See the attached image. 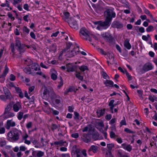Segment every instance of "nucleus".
Listing matches in <instances>:
<instances>
[{
  "label": "nucleus",
  "instance_id": "50",
  "mask_svg": "<svg viewBox=\"0 0 157 157\" xmlns=\"http://www.w3.org/2000/svg\"><path fill=\"white\" fill-rule=\"evenodd\" d=\"M68 110L69 112L72 113L74 112V107L73 105H72L71 106H69L68 107Z\"/></svg>",
  "mask_w": 157,
  "mask_h": 157
},
{
  "label": "nucleus",
  "instance_id": "23",
  "mask_svg": "<svg viewBox=\"0 0 157 157\" xmlns=\"http://www.w3.org/2000/svg\"><path fill=\"white\" fill-rule=\"evenodd\" d=\"M55 99H54L53 101H55L54 103L56 105H59V104L60 103L61 98L59 95Z\"/></svg>",
  "mask_w": 157,
  "mask_h": 157
},
{
  "label": "nucleus",
  "instance_id": "55",
  "mask_svg": "<svg viewBox=\"0 0 157 157\" xmlns=\"http://www.w3.org/2000/svg\"><path fill=\"white\" fill-rule=\"evenodd\" d=\"M98 52L102 55H106V53L105 52L103 49L101 48H99L98 49Z\"/></svg>",
  "mask_w": 157,
  "mask_h": 157
},
{
  "label": "nucleus",
  "instance_id": "3",
  "mask_svg": "<svg viewBox=\"0 0 157 157\" xmlns=\"http://www.w3.org/2000/svg\"><path fill=\"white\" fill-rule=\"evenodd\" d=\"M21 132V131L18 130L16 128H14L8 132V140L10 141L17 140L19 139L20 133Z\"/></svg>",
  "mask_w": 157,
  "mask_h": 157
},
{
  "label": "nucleus",
  "instance_id": "30",
  "mask_svg": "<svg viewBox=\"0 0 157 157\" xmlns=\"http://www.w3.org/2000/svg\"><path fill=\"white\" fill-rule=\"evenodd\" d=\"M9 6H10V2L7 0H6L4 3H2L0 5V6L2 7H9Z\"/></svg>",
  "mask_w": 157,
  "mask_h": 157
},
{
  "label": "nucleus",
  "instance_id": "43",
  "mask_svg": "<svg viewBox=\"0 0 157 157\" xmlns=\"http://www.w3.org/2000/svg\"><path fill=\"white\" fill-rule=\"evenodd\" d=\"M74 119L75 120H78V117L79 116V113L77 112H74Z\"/></svg>",
  "mask_w": 157,
  "mask_h": 157
},
{
  "label": "nucleus",
  "instance_id": "29",
  "mask_svg": "<svg viewBox=\"0 0 157 157\" xmlns=\"http://www.w3.org/2000/svg\"><path fill=\"white\" fill-rule=\"evenodd\" d=\"M104 83L105 85L109 84L110 85V86L111 87L113 86L114 82L112 80H107L106 81H105L104 82ZM106 86H107V85H106Z\"/></svg>",
  "mask_w": 157,
  "mask_h": 157
},
{
  "label": "nucleus",
  "instance_id": "16",
  "mask_svg": "<svg viewBox=\"0 0 157 157\" xmlns=\"http://www.w3.org/2000/svg\"><path fill=\"white\" fill-rule=\"evenodd\" d=\"M117 155L118 157H129L128 155H126L124 151L121 149L118 150Z\"/></svg>",
  "mask_w": 157,
  "mask_h": 157
},
{
  "label": "nucleus",
  "instance_id": "7",
  "mask_svg": "<svg viewBox=\"0 0 157 157\" xmlns=\"http://www.w3.org/2000/svg\"><path fill=\"white\" fill-rule=\"evenodd\" d=\"M153 67L151 63L147 62L144 64L142 67V70L145 72L152 70Z\"/></svg>",
  "mask_w": 157,
  "mask_h": 157
},
{
  "label": "nucleus",
  "instance_id": "24",
  "mask_svg": "<svg viewBox=\"0 0 157 157\" xmlns=\"http://www.w3.org/2000/svg\"><path fill=\"white\" fill-rule=\"evenodd\" d=\"M65 143H66L65 141H64L63 140H61L58 141H55L54 143V144L56 145H59L60 146H62L64 145Z\"/></svg>",
  "mask_w": 157,
  "mask_h": 157
},
{
  "label": "nucleus",
  "instance_id": "44",
  "mask_svg": "<svg viewBox=\"0 0 157 157\" xmlns=\"http://www.w3.org/2000/svg\"><path fill=\"white\" fill-rule=\"evenodd\" d=\"M72 45V43L71 42H66V49L67 50L69 49Z\"/></svg>",
  "mask_w": 157,
  "mask_h": 157
},
{
  "label": "nucleus",
  "instance_id": "12",
  "mask_svg": "<svg viewBox=\"0 0 157 157\" xmlns=\"http://www.w3.org/2000/svg\"><path fill=\"white\" fill-rule=\"evenodd\" d=\"M70 26L72 28L77 30L78 29V25L76 20L70 22L68 23Z\"/></svg>",
  "mask_w": 157,
  "mask_h": 157
},
{
  "label": "nucleus",
  "instance_id": "63",
  "mask_svg": "<svg viewBox=\"0 0 157 157\" xmlns=\"http://www.w3.org/2000/svg\"><path fill=\"white\" fill-rule=\"evenodd\" d=\"M120 124H121V126H122V125H126L127 124V123H126V121H125V119L124 118V119H123V120H122L121 122H120Z\"/></svg>",
  "mask_w": 157,
  "mask_h": 157
},
{
  "label": "nucleus",
  "instance_id": "54",
  "mask_svg": "<svg viewBox=\"0 0 157 157\" xmlns=\"http://www.w3.org/2000/svg\"><path fill=\"white\" fill-rule=\"evenodd\" d=\"M110 136L111 138H115L117 136L115 133L113 131H111L110 133Z\"/></svg>",
  "mask_w": 157,
  "mask_h": 157
},
{
  "label": "nucleus",
  "instance_id": "39",
  "mask_svg": "<svg viewBox=\"0 0 157 157\" xmlns=\"http://www.w3.org/2000/svg\"><path fill=\"white\" fill-rule=\"evenodd\" d=\"M23 113L22 112H20L17 113V117L18 119L20 120H21L23 117Z\"/></svg>",
  "mask_w": 157,
  "mask_h": 157
},
{
  "label": "nucleus",
  "instance_id": "40",
  "mask_svg": "<svg viewBox=\"0 0 157 157\" xmlns=\"http://www.w3.org/2000/svg\"><path fill=\"white\" fill-rule=\"evenodd\" d=\"M8 117H6V115L4 114L0 116V121L3 122L4 121L6 120Z\"/></svg>",
  "mask_w": 157,
  "mask_h": 157
},
{
  "label": "nucleus",
  "instance_id": "10",
  "mask_svg": "<svg viewBox=\"0 0 157 157\" xmlns=\"http://www.w3.org/2000/svg\"><path fill=\"white\" fill-rule=\"evenodd\" d=\"M30 67L32 73L34 71H40V68L39 65L36 63H33Z\"/></svg>",
  "mask_w": 157,
  "mask_h": 157
},
{
  "label": "nucleus",
  "instance_id": "5",
  "mask_svg": "<svg viewBox=\"0 0 157 157\" xmlns=\"http://www.w3.org/2000/svg\"><path fill=\"white\" fill-rule=\"evenodd\" d=\"M79 34L84 36V38L86 40L90 41H91V39L90 36V32L85 27L82 28L80 30Z\"/></svg>",
  "mask_w": 157,
  "mask_h": 157
},
{
  "label": "nucleus",
  "instance_id": "42",
  "mask_svg": "<svg viewBox=\"0 0 157 157\" xmlns=\"http://www.w3.org/2000/svg\"><path fill=\"white\" fill-rule=\"evenodd\" d=\"M132 150V146L130 144H128L125 147V150L128 152H130Z\"/></svg>",
  "mask_w": 157,
  "mask_h": 157
},
{
  "label": "nucleus",
  "instance_id": "15",
  "mask_svg": "<svg viewBox=\"0 0 157 157\" xmlns=\"http://www.w3.org/2000/svg\"><path fill=\"white\" fill-rule=\"evenodd\" d=\"M16 125V123L15 122L12 121V120H8L7 121L6 125V128L7 129H9L10 127H13Z\"/></svg>",
  "mask_w": 157,
  "mask_h": 157
},
{
  "label": "nucleus",
  "instance_id": "21",
  "mask_svg": "<svg viewBox=\"0 0 157 157\" xmlns=\"http://www.w3.org/2000/svg\"><path fill=\"white\" fill-rule=\"evenodd\" d=\"M144 13L147 14L148 15L150 16L151 19L157 23V20L154 18L152 15L150 11L147 9H145L144 10Z\"/></svg>",
  "mask_w": 157,
  "mask_h": 157
},
{
  "label": "nucleus",
  "instance_id": "48",
  "mask_svg": "<svg viewBox=\"0 0 157 157\" xmlns=\"http://www.w3.org/2000/svg\"><path fill=\"white\" fill-rule=\"evenodd\" d=\"M32 122L31 121H30L26 124V127L27 129H29L32 128Z\"/></svg>",
  "mask_w": 157,
  "mask_h": 157
},
{
  "label": "nucleus",
  "instance_id": "52",
  "mask_svg": "<svg viewBox=\"0 0 157 157\" xmlns=\"http://www.w3.org/2000/svg\"><path fill=\"white\" fill-rule=\"evenodd\" d=\"M124 131L125 132L129 133H135V132L132 131L127 128H125Z\"/></svg>",
  "mask_w": 157,
  "mask_h": 157
},
{
  "label": "nucleus",
  "instance_id": "41",
  "mask_svg": "<svg viewBox=\"0 0 157 157\" xmlns=\"http://www.w3.org/2000/svg\"><path fill=\"white\" fill-rule=\"evenodd\" d=\"M23 30L24 32L25 33L27 34H28L29 33L30 30L27 26H24L23 27Z\"/></svg>",
  "mask_w": 157,
  "mask_h": 157
},
{
  "label": "nucleus",
  "instance_id": "38",
  "mask_svg": "<svg viewBox=\"0 0 157 157\" xmlns=\"http://www.w3.org/2000/svg\"><path fill=\"white\" fill-rule=\"evenodd\" d=\"M43 94L44 96H46V97H48L49 96L50 92L49 90L45 88Z\"/></svg>",
  "mask_w": 157,
  "mask_h": 157
},
{
  "label": "nucleus",
  "instance_id": "22",
  "mask_svg": "<svg viewBox=\"0 0 157 157\" xmlns=\"http://www.w3.org/2000/svg\"><path fill=\"white\" fill-rule=\"evenodd\" d=\"M23 71L27 75L33 74V73L31 71V68L29 67H25Z\"/></svg>",
  "mask_w": 157,
  "mask_h": 157
},
{
  "label": "nucleus",
  "instance_id": "11",
  "mask_svg": "<svg viewBox=\"0 0 157 157\" xmlns=\"http://www.w3.org/2000/svg\"><path fill=\"white\" fill-rule=\"evenodd\" d=\"M82 140L85 143H88L90 141V138L89 134L84 133L82 137Z\"/></svg>",
  "mask_w": 157,
  "mask_h": 157
},
{
  "label": "nucleus",
  "instance_id": "4",
  "mask_svg": "<svg viewBox=\"0 0 157 157\" xmlns=\"http://www.w3.org/2000/svg\"><path fill=\"white\" fill-rule=\"evenodd\" d=\"M102 37L106 41L111 44H114L115 43V40L113 36L109 32H103L101 33Z\"/></svg>",
  "mask_w": 157,
  "mask_h": 157
},
{
  "label": "nucleus",
  "instance_id": "35",
  "mask_svg": "<svg viewBox=\"0 0 157 157\" xmlns=\"http://www.w3.org/2000/svg\"><path fill=\"white\" fill-rule=\"evenodd\" d=\"M15 115L13 113L9 112L6 113V117L9 118L13 117Z\"/></svg>",
  "mask_w": 157,
  "mask_h": 157
},
{
  "label": "nucleus",
  "instance_id": "36",
  "mask_svg": "<svg viewBox=\"0 0 157 157\" xmlns=\"http://www.w3.org/2000/svg\"><path fill=\"white\" fill-rule=\"evenodd\" d=\"M107 147L109 150L110 151V153L111 154V151L112 148L114 147V145L113 144H107Z\"/></svg>",
  "mask_w": 157,
  "mask_h": 157
},
{
  "label": "nucleus",
  "instance_id": "47",
  "mask_svg": "<svg viewBox=\"0 0 157 157\" xmlns=\"http://www.w3.org/2000/svg\"><path fill=\"white\" fill-rule=\"evenodd\" d=\"M136 27L137 28H139V31L141 33H143L145 32V29L144 28L142 27H139L138 26H137Z\"/></svg>",
  "mask_w": 157,
  "mask_h": 157
},
{
  "label": "nucleus",
  "instance_id": "45",
  "mask_svg": "<svg viewBox=\"0 0 157 157\" xmlns=\"http://www.w3.org/2000/svg\"><path fill=\"white\" fill-rule=\"evenodd\" d=\"M37 157H42L44 155V152L41 151H38Z\"/></svg>",
  "mask_w": 157,
  "mask_h": 157
},
{
  "label": "nucleus",
  "instance_id": "33",
  "mask_svg": "<svg viewBox=\"0 0 157 157\" xmlns=\"http://www.w3.org/2000/svg\"><path fill=\"white\" fill-rule=\"evenodd\" d=\"M154 30V27L152 25H149L146 29L147 32L149 33Z\"/></svg>",
  "mask_w": 157,
  "mask_h": 157
},
{
  "label": "nucleus",
  "instance_id": "20",
  "mask_svg": "<svg viewBox=\"0 0 157 157\" xmlns=\"http://www.w3.org/2000/svg\"><path fill=\"white\" fill-rule=\"evenodd\" d=\"M98 151V147L95 145H92L91 146L88 150L89 152L92 151L94 153H96Z\"/></svg>",
  "mask_w": 157,
  "mask_h": 157
},
{
  "label": "nucleus",
  "instance_id": "28",
  "mask_svg": "<svg viewBox=\"0 0 157 157\" xmlns=\"http://www.w3.org/2000/svg\"><path fill=\"white\" fill-rule=\"evenodd\" d=\"M58 96L59 95L56 94L53 91L50 93L49 96L50 97L52 101H53L54 99H55L57 97V96Z\"/></svg>",
  "mask_w": 157,
  "mask_h": 157
},
{
  "label": "nucleus",
  "instance_id": "46",
  "mask_svg": "<svg viewBox=\"0 0 157 157\" xmlns=\"http://www.w3.org/2000/svg\"><path fill=\"white\" fill-rule=\"evenodd\" d=\"M125 74H126L128 80H131L132 79V77L129 75V73L126 70H125Z\"/></svg>",
  "mask_w": 157,
  "mask_h": 157
},
{
  "label": "nucleus",
  "instance_id": "58",
  "mask_svg": "<svg viewBox=\"0 0 157 157\" xmlns=\"http://www.w3.org/2000/svg\"><path fill=\"white\" fill-rule=\"evenodd\" d=\"M112 117V115L111 114H108L105 116V119L107 121L110 120Z\"/></svg>",
  "mask_w": 157,
  "mask_h": 157
},
{
  "label": "nucleus",
  "instance_id": "61",
  "mask_svg": "<svg viewBox=\"0 0 157 157\" xmlns=\"http://www.w3.org/2000/svg\"><path fill=\"white\" fill-rule=\"evenodd\" d=\"M10 79L11 81H14L16 79V76L14 75L11 74L10 75Z\"/></svg>",
  "mask_w": 157,
  "mask_h": 157
},
{
  "label": "nucleus",
  "instance_id": "13",
  "mask_svg": "<svg viewBox=\"0 0 157 157\" xmlns=\"http://www.w3.org/2000/svg\"><path fill=\"white\" fill-rule=\"evenodd\" d=\"M3 90L5 95L6 96L7 98L10 100L12 96L9 89L6 87H3Z\"/></svg>",
  "mask_w": 157,
  "mask_h": 157
},
{
  "label": "nucleus",
  "instance_id": "31",
  "mask_svg": "<svg viewBox=\"0 0 157 157\" xmlns=\"http://www.w3.org/2000/svg\"><path fill=\"white\" fill-rule=\"evenodd\" d=\"M95 21L94 22V24H95V25H98V26H97V29L99 30H101L102 29L101 28V27H105V26H102V25H100V24H99V23H98V22H99V21Z\"/></svg>",
  "mask_w": 157,
  "mask_h": 157
},
{
  "label": "nucleus",
  "instance_id": "27",
  "mask_svg": "<svg viewBox=\"0 0 157 157\" xmlns=\"http://www.w3.org/2000/svg\"><path fill=\"white\" fill-rule=\"evenodd\" d=\"M9 71V69L7 66V65H6L5 67V69L3 73L1 75L2 77H5L6 75L8 73Z\"/></svg>",
  "mask_w": 157,
  "mask_h": 157
},
{
  "label": "nucleus",
  "instance_id": "26",
  "mask_svg": "<svg viewBox=\"0 0 157 157\" xmlns=\"http://www.w3.org/2000/svg\"><path fill=\"white\" fill-rule=\"evenodd\" d=\"M79 69L82 72H84L86 70L89 71V69L88 67L84 65H83L79 67Z\"/></svg>",
  "mask_w": 157,
  "mask_h": 157
},
{
  "label": "nucleus",
  "instance_id": "56",
  "mask_svg": "<svg viewBox=\"0 0 157 157\" xmlns=\"http://www.w3.org/2000/svg\"><path fill=\"white\" fill-rule=\"evenodd\" d=\"M114 102L115 100L114 99H112L109 102V103H110L114 108L116 105H117L116 103H114Z\"/></svg>",
  "mask_w": 157,
  "mask_h": 157
},
{
  "label": "nucleus",
  "instance_id": "60",
  "mask_svg": "<svg viewBox=\"0 0 157 157\" xmlns=\"http://www.w3.org/2000/svg\"><path fill=\"white\" fill-rule=\"evenodd\" d=\"M31 60L29 59H25V62L26 64H27L28 66H30L31 64Z\"/></svg>",
  "mask_w": 157,
  "mask_h": 157
},
{
  "label": "nucleus",
  "instance_id": "59",
  "mask_svg": "<svg viewBox=\"0 0 157 157\" xmlns=\"http://www.w3.org/2000/svg\"><path fill=\"white\" fill-rule=\"evenodd\" d=\"M51 109L54 115H56L59 114V112L58 111L54 110L52 108H51Z\"/></svg>",
  "mask_w": 157,
  "mask_h": 157
},
{
  "label": "nucleus",
  "instance_id": "37",
  "mask_svg": "<svg viewBox=\"0 0 157 157\" xmlns=\"http://www.w3.org/2000/svg\"><path fill=\"white\" fill-rule=\"evenodd\" d=\"M30 151H32V155L34 157H37V154L38 151H35L34 149L32 148L30 149Z\"/></svg>",
  "mask_w": 157,
  "mask_h": 157
},
{
  "label": "nucleus",
  "instance_id": "53",
  "mask_svg": "<svg viewBox=\"0 0 157 157\" xmlns=\"http://www.w3.org/2000/svg\"><path fill=\"white\" fill-rule=\"evenodd\" d=\"M60 81L59 82L58 88H59L61 87L63 85V80L61 77H60Z\"/></svg>",
  "mask_w": 157,
  "mask_h": 157
},
{
  "label": "nucleus",
  "instance_id": "18",
  "mask_svg": "<svg viewBox=\"0 0 157 157\" xmlns=\"http://www.w3.org/2000/svg\"><path fill=\"white\" fill-rule=\"evenodd\" d=\"M54 71L55 73H52L51 75V77L52 79L55 81L57 79V75L56 74V73H57V72L54 69H51V71Z\"/></svg>",
  "mask_w": 157,
  "mask_h": 157
},
{
  "label": "nucleus",
  "instance_id": "17",
  "mask_svg": "<svg viewBox=\"0 0 157 157\" xmlns=\"http://www.w3.org/2000/svg\"><path fill=\"white\" fill-rule=\"evenodd\" d=\"M130 40L128 39H126L124 42V46L128 50L130 49L131 48V45L129 42Z\"/></svg>",
  "mask_w": 157,
  "mask_h": 157
},
{
  "label": "nucleus",
  "instance_id": "34",
  "mask_svg": "<svg viewBox=\"0 0 157 157\" xmlns=\"http://www.w3.org/2000/svg\"><path fill=\"white\" fill-rule=\"evenodd\" d=\"M75 76L77 78L81 81H82L83 79V76L81 75L80 73L79 72H78L76 74Z\"/></svg>",
  "mask_w": 157,
  "mask_h": 157
},
{
  "label": "nucleus",
  "instance_id": "51",
  "mask_svg": "<svg viewBox=\"0 0 157 157\" xmlns=\"http://www.w3.org/2000/svg\"><path fill=\"white\" fill-rule=\"evenodd\" d=\"M102 75L104 79H106L109 78V76L105 71H102Z\"/></svg>",
  "mask_w": 157,
  "mask_h": 157
},
{
  "label": "nucleus",
  "instance_id": "57",
  "mask_svg": "<svg viewBox=\"0 0 157 157\" xmlns=\"http://www.w3.org/2000/svg\"><path fill=\"white\" fill-rule=\"evenodd\" d=\"M0 99L4 101H6V99L9 98H7L6 96L4 95H0Z\"/></svg>",
  "mask_w": 157,
  "mask_h": 157
},
{
  "label": "nucleus",
  "instance_id": "2",
  "mask_svg": "<svg viewBox=\"0 0 157 157\" xmlns=\"http://www.w3.org/2000/svg\"><path fill=\"white\" fill-rule=\"evenodd\" d=\"M15 46L17 50L19 52L20 54H22L26 51L27 47L29 49L31 48V45H26L21 43L19 38L17 37L15 41Z\"/></svg>",
  "mask_w": 157,
  "mask_h": 157
},
{
  "label": "nucleus",
  "instance_id": "32",
  "mask_svg": "<svg viewBox=\"0 0 157 157\" xmlns=\"http://www.w3.org/2000/svg\"><path fill=\"white\" fill-rule=\"evenodd\" d=\"M89 128L87 126H86L82 130V131L83 132H86L87 131H90L91 130L92 127L91 125H88Z\"/></svg>",
  "mask_w": 157,
  "mask_h": 157
},
{
  "label": "nucleus",
  "instance_id": "8",
  "mask_svg": "<svg viewBox=\"0 0 157 157\" xmlns=\"http://www.w3.org/2000/svg\"><path fill=\"white\" fill-rule=\"evenodd\" d=\"M66 68H67V71L68 72H74L76 71V66L74 64L69 63L66 64Z\"/></svg>",
  "mask_w": 157,
  "mask_h": 157
},
{
  "label": "nucleus",
  "instance_id": "6",
  "mask_svg": "<svg viewBox=\"0 0 157 157\" xmlns=\"http://www.w3.org/2000/svg\"><path fill=\"white\" fill-rule=\"evenodd\" d=\"M111 26L114 28L117 29H122L124 26L123 24L119 21H113L112 24Z\"/></svg>",
  "mask_w": 157,
  "mask_h": 157
},
{
  "label": "nucleus",
  "instance_id": "62",
  "mask_svg": "<svg viewBox=\"0 0 157 157\" xmlns=\"http://www.w3.org/2000/svg\"><path fill=\"white\" fill-rule=\"evenodd\" d=\"M72 137L74 138H77L79 137V134L78 133H73L71 135Z\"/></svg>",
  "mask_w": 157,
  "mask_h": 157
},
{
  "label": "nucleus",
  "instance_id": "19",
  "mask_svg": "<svg viewBox=\"0 0 157 157\" xmlns=\"http://www.w3.org/2000/svg\"><path fill=\"white\" fill-rule=\"evenodd\" d=\"M105 111V108L99 110L97 112V115L98 118L104 115Z\"/></svg>",
  "mask_w": 157,
  "mask_h": 157
},
{
  "label": "nucleus",
  "instance_id": "14",
  "mask_svg": "<svg viewBox=\"0 0 157 157\" xmlns=\"http://www.w3.org/2000/svg\"><path fill=\"white\" fill-rule=\"evenodd\" d=\"M79 52V45L76 44V47L74 48L71 51V53L72 56H75Z\"/></svg>",
  "mask_w": 157,
  "mask_h": 157
},
{
  "label": "nucleus",
  "instance_id": "49",
  "mask_svg": "<svg viewBox=\"0 0 157 157\" xmlns=\"http://www.w3.org/2000/svg\"><path fill=\"white\" fill-rule=\"evenodd\" d=\"M29 101V103L30 104H33L34 103V101L35 100V97L34 96H33L31 98L28 99Z\"/></svg>",
  "mask_w": 157,
  "mask_h": 157
},
{
  "label": "nucleus",
  "instance_id": "9",
  "mask_svg": "<svg viewBox=\"0 0 157 157\" xmlns=\"http://www.w3.org/2000/svg\"><path fill=\"white\" fill-rule=\"evenodd\" d=\"M13 109L15 112H18L22 109V105L21 102L17 101L14 104L13 106Z\"/></svg>",
  "mask_w": 157,
  "mask_h": 157
},
{
  "label": "nucleus",
  "instance_id": "64",
  "mask_svg": "<svg viewBox=\"0 0 157 157\" xmlns=\"http://www.w3.org/2000/svg\"><path fill=\"white\" fill-rule=\"evenodd\" d=\"M58 128V126L56 124H52V127L51 129L52 131H53L56 129Z\"/></svg>",
  "mask_w": 157,
  "mask_h": 157
},
{
  "label": "nucleus",
  "instance_id": "1",
  "mask_svg": "<svg viewBox=\"0 0 157 157\" xmlns=\"http://www.w3.org/2000/svg\"><path fill=\"white\" fill-rule=\"evenodd\" d=\"M105 14L106 16L105 21H99L98 23H99L101 25L108 26L112 21L113 18L116 17V14L114 11L110 9H107L105 12Z\"/></svg>",
  "mask_w": 157,
  "mask_h": 157
},
{
  "label": "nucleus",
  "instance_id": "25",
  "mask_svg": "<svg viewBox=\"0 0 157 157\" xmlns=\"http://www.w3.org/2000/svg\"><path fill=\"white\" fill-rule=\"evenodd\" d=\"M12 107V104L11 103H10L8 105H7L6 107L5 108V111L3 114L6 115V113H7L10 112V110Z\"/></svg>",
  "mask_w": 157,
  "mask_h": 157
}]
</instances>
